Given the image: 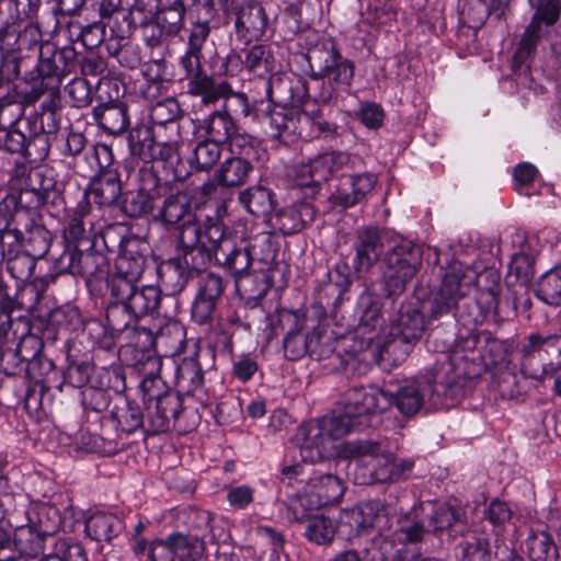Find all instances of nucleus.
Returning a JSON list of instances; mask_svg holds the SVG:
<instances>
[{"label": "nucleus", "mask_w": 561, "mask_h": 561, "mask_svg": "<svg viewBox=\"0 0 561 561\" xmlns=\"http://www.w3.org/2000/svg\"><path fill=\"white\" fill-rule=\"evenodd\" d=\"M356 314L357 334L369 344L376 345L380 359L388 357L394 364L408 357L426 327L419 302L403 304L398 318L389 325L382 327L381 306L369 290L358 297Z\"/></svg>", "instance_id": "1"}, {"label": "nucleus", "mask_w": 561, "mask_h": 561, "mask_svg": "<svg viewBox=\"0 0 561 561\" xmlns=\"http://www.w3.org/2000/svg\"><path fill=\"white\" fill-rule=\"evenodd\" d=\"M181 244L183 262L172 259L168 263L169 268L178 275L179 282L184 283L194 272L205 268L213 259H222L236 280L243 277L252 264L249 250L237 249L233 239L225 233L217 219L208 218L204 222L203 232L195 225H187L182 231Z\"/></svg>", "instance_id": "2"}, {"label": "nucleus", "mask_w": 561, "mask_h": 561, "mask_svg": "<svg viewBox=\"0 0 561 561\" xmlns=\"http://www.w3.org/2000/svg\"><path fill=\"white\" fill-rule=\"evenodd\" d=\"M363 428L362 423L337 402L331 413L299 426L297 446L300 457L310 463L322 460L332 455L335 440Z\"/></svg>", "instance_id": "3"}, {"label": "nucleus", "mask_w": 561, "mask_h": 561, "mask_svg": "<svg viewBox=\"0 0 561 561\" xmlns=\"http://www.w3.org/2000/svg\"><path fill=\"white\" fill-rule=\"evenodd\" d=\"M348 451L355 459L354 480L357 484L391 482L400 479L413 467L408 459H398L378 443L358 440L348 444Z\"/></svg>", "instance_id": "4"}, {"label": "nucleus", "mask_w": 561, "mask_h": 561, "mask_svg": "<svg viewBox=\"0 0 561 561\" xmlns=\"http://www.w3.org/2000/svg\"><path fill=\"white\" fill-rule=\"evenodd\" d=\"M290 319L291 327L283 341L284 353L288 359L297 360L307 354L324 358L334 351L331 337L324 336L321 328L310 324L304 314L293 312Z\"/></svg>", "instance_id": "5"}, {"label": "nucleus", "mask_w": 561, "mask_h": 561, "mask_svg": "<svg viewBox=\"0 0 561 561\" xmlns=\"http://www.w3.org/2000/svg\"><path fill=\"white\" fill-rule=\"evenodd\" d=\"M88 161L99 174L85 188L81 202L88 207L91 203L99 207L114 204L121 196L122 186L117 172L108 169L113 161L111 148L104 144L94 146Z\"/></svg>", "instance_id": "6"}, {"label": "nucleus", "mask_w": 561, "mask_h": 561, "mask_svg": "<svg viewBox=\"0 0 561 561\" xmlns=\"http://www.w3.org/2000/svg\"><path fill=\"white\" fill-rule=\"evenodd\" d=\"M386 291L389 297L400 295L415 276L422 264L421 249L408 240H401L385 257Z\"/></svg>", "instance_id": "7"}, {"label": "nucleus", "mask_w": 561, "mask_h": 561, "mask_svg": "<svg viewBox=\"0 0 561 561\" xmlns=\"http://www.w3.org/2000/svg\"><path fill=\"white\" fill-rule=\"evenodd\" d=\"M477 282L478 274L473 268L458 263L450 265L433 296L431 318L438 319L449 313L457 307L458 301L469 294Z\"/></svg>", "instance_id": "8"}, {"label": "nucleus", "mask_w": 561, "mask_h": 561, "mask_svg": "<svg viewBox=\"0 0 561 561\" xmlns=\"http://www.w3.org/2000/svg\"><path fill=\"white\" fill-rule=\"evenodd\" d=\"M443 394H446V387L437 382L435 371L426 370L401 387L393 396V403L402 414L413 415L421 410L425 402L433 408L440 405Z\"/></svg>", "instance_id": "9"}, {"label": "nucleus", "mask_w": 561, "mask_h": 561, "mask_svg": "<svg viewBox=\"0 0 561 561\" xmlns=\"http://www.w3.org/2000/svg\"><path fill=\"white\" fill-rule=\"evenodd\" d=\"M163 386L159 377L145 378L140 388L147 401L148 419L153 433L164 432L169 428L171 417H176L181 411L180 397L170 391L154 392L153 388L160 390Z\"/></svg>", "instance_id": "10"}, {"label": "nucleus", "mask_w": 561, "mask_h": 561, "mask_svg": "<svg viewBox=\"0 0 561 561\" xmlns=\"http://www.w3.org/2000/svg\"><path fill=\"white\" fill-rule=\"evenodd\" d=\"M351 162L352 158L347 152H323L310 159L307 163L294 165L288 174L297 186H308L328 181L348 168Z\"/></svg>", "instance_id": "11"}, {"label": "nucleus", "mask_w": 561, "mask_h": 561, "mask_svg": "<svg viewBox=\"0 0 561 561\" xmlns=\"http://www.w3.org/2000/svg\"><path fill=\"white\" fill-rule=\"evenodd\" d=\"M340 403L365 428L369 425L370 415L383 412L393 404V394L375 386L353 387L345 392Z\"/></svg>", "instance_id": "12"}, {"label": "nucleus", "mask_w": 561, "mask_h": 561, "mask_svg": "<svg viewBox=\"0 0 561 561\" xmlns=\"http://www.w3.org/2000/svg\"><path fill=\"white\" fill-rule=\"evenodd\" d=\"M204 543L197 538H190L173 533L165 539L151 541L150 561H202Z\"/></svg>", "instance_id": "13"}, {"label": "nucleus", "mask_w": 561, "mask_h": 561, "mask_svg": "<svg viewBox=\"0 0 561 561\" xmlns=\"http://www.w3.org/2000/svg\"><path fill=\"white\" fill-rule=\"evenodd\" d=\"M345 491L344 482L331 473L314 472L298 496L301 506L319 508L339 502Z\"/></svg>", "instance_id": "14"}, {"label": "nucleus", "mask_w": 561, "mask_h": 561, "mask_svg": "<svg viewBox=\"0 0 561 561\" xmlns=\"http://www.w3.org/2000/svg\"><path fill=\"white\" fill-rule=\"evenodd\" d=\"M98 380L81 392V402L84 410L102 412L111 402L110 390L119 393L125 390V379L116 368H101L96 370Z\"/></svg>", "instance_id": "15"}, {"label": "nucleus", "mask_w": 561, "mask_h": 561, "mask_svg": "<svg viewBox=\"0 0 561 561\" xmlns=\"http://www.w3.org/2000/svg\"><path fill=\"white\" fill-rule=\"evenodd\" d=\"M146 2H134L129 14L134 22L140 24L156 23L162 32L176 34L182 27L184 15L183 2H158L154 12L144 13Z\"/></svg>", "instance_id": "16"}, {"label": "nucleus", "mask_w": 561, "mask_h": 561, "mask_svg": "<svg viewBox=\"0 0 561 561\" xmlns=\"http://www.w3.org/2000/svg\"><path fill=\"white\" fill-rule=\"evenodd\" d=\"M301 117V113L295 108L267 104L261 117V124L270 137L290 141L301 134L299 128Z\"/></svg>", "instance_id": "17"}, {"label": "nucleus", "mask_w": 561, "mask_h": 561, "mask_svg": "<svg viewBox=\"0 0 561 561\" xmlns=\"http://www.w3.org/2000/svg\"><path fill=\"white\" fill-rule=\"evenodd\" d=\"M154 219L161 221L163 225H174L179 221L183 220V225L180 230L179 236V249H178V256L175 259H180L183 262V248L181 244V236L183 229L187 225H195L199 228V230L204 231V225L201 226L196 219L195 216L192 213V202L191 197L185 192H178L175 194H171L168 197H165L162 207L159 209V211L153 215Z\"/></svg>", "instance_id": "18"}, {"label": "nucleus", "mask_w": 561, "mask_h": 561, "mask_svg": "<svg viewBox=\"0 0 561 561\" xmlns=\"http://www.w3.org/2000/svg\"><path fill=\"white\" fill-rule=\"evenodd\" d=\"M377 183L375 174L363 172L343 176L331 194L333 205L343 209L354 207L365 201Z\"/></svg>", "instance_id": "19"}, {"label": "nucleus", "mask_w": 561, "mask_h": 561, "mask_svg": "<svg viewBox=\"0 0 561 561\" xmlns=\"http://www.w3.org/2000/svg\"><path fill=\"white\" fill-rule=\"evenodd\" d=\"M424 522H414L407 519L396 531V537L400 541L399 546H394L387 537L375 541L380 552L381 561H413L404 543H414L422 539L425 531Z\"/></svg>", "instance_id": "20"}, {"label": "nucleus", "mask_w": 561, "mask_h": 561, "mask_svg": "<svg viewBox=\"0 0 561 561\" xmlns=\"http://www.w3.org/2000/svg\"><path fill=\"white\" fill-rule=\"evenodd\" d=\"M341 522L350 526V536H359L370 528L381 530L387 524V515L380 502L368 501L344 511Z\"/></svg>", "instance_id": "21"}, {"label": "nucleus", "mask_w": 561, "mask_h": 561, "mask_svg": "<svg viewBox=\"0 0 561 561\" xmlns=\"http://www.w3.org/2000/svg\"><path fill=\"white\" fill-rule=\"evenodd\" d=\"M129 147L131 153L138 156L145 162L158 159L167 160L175 153L174 142L156 141L153 131L146 126L130 133Z\"/></svg>", "instance_id": "22"}, {"label": "nucleus", "mask_w": 561, "mask_h": 561, "mask_svg": "<svg viewBox=\"0 0 561 561\" xmlns=\"http://www.w3.org/2000/svg\"><path fill=\"white\" fill-rule=\"evenodd\" d=\"M559 2H539L531 23L523 35L520 49L525 50L529 55L534 50L537 41L545 34L543 26L548 27L554 24L559 19Z\"/></svg>", "instance_id": "23"}, {"label": "nucleus", "mask_w": 561, "mask_h": 561, "mask_svg": "<svg viewBox=\"0 0 561 561\" xmlns=\"http://www.w3.org/2000/svg\"><path fill=\"white\" fill-rule=\"evenodd\" d=\"M160 299L161 291L157 286L146 285L140 288L136 287L122 309L128 313V320L124 323V327L129 325L131 321L140 317L152 313L158 308Z\"/></svg>", "instance_id": "24"}, {"label": "nucleus", "mask_w": 561, "mask_h": 561, "mask_svg": "<svg viewBox=\"0 0 561 561\" xmlns=\"http://www.w3.org/2000/svg\"><path fill=\"white\" fill-rule=\"evenodd\" d=\"M382 252L381 233L377 228L368 227L358 231L355 268L367 271L378 261Z\"/></svg>", "instance_id": "25"}, {"label": "nucleus", "mask_w": 561, "mask_h": 561, "mask_svg": "<svg viewBox=\"0 0 561 561\" xmlns=\"http://www.w3.org/2000/svg\"><path fill=\"white\" fill-rule=\"evenodd\" d=\"M187 92L191 95L201 96L203 104L209 105L219 99H228L232 93V88L227 81L216 82L206 73H197L190 78Z\"/></svg>", "instance_id": "26"}, {"label": "nucleus", "mask_w": 561, "mask_h": 561, "mask_svg": "<svg viewBox=\"0 0 561 561\" xmlns=\"http://www.w3.org/2000/svg\"><path fill=\"white\" fill-rule=\"evenodd\" d=\"M12 234L15 241L23 244L26 254L33 259H42L48 251L51 244L50 232L42 225H32L26 229V237L18 229H8L2 232V237Z\"/></svg>", "instance_id": "27"}, {"label": "nucleus", "mask_w": 561, "mask_h": 561, "mask_svg": "<svg viewBox=\"0 0 561 561\" xmlns=\"http://www.w3.org/2000/svg\"><path fill=\"white\" fill-rule=\"evenodd\" d=\"M355 66L342 55L323 59L321 75L328 80L333 90H347L352 84Z\"/></svg>", "instance_id": "28"}, {"label": "nucleus", "mask_w": 561, "mask_h": 561, "mask_svg": "<svg viewBox=\"0 0 561 561\" xmlns=\"http://www.w3.org/2000/svg\"><path fill=\"white\" fill-rule=\"evenodd\" d=\"M122 527V520L115 514L96 511L87 518L84 530L95 541H110L118 535Z\"/></svg>", "instance_id": "29"}, {"label": "nucleus", "mask_w": 561, "mask_h": 561, "mask_svg": "<svg viewBox=\"0 0 561 561\" xmlns=\"http://www.w3.org/2000/svg\"><path fill=\"white\" fill-rule=\"evenodd\" d=\"M314 209L308 202H297L277 214L279 230L284 234H291L300 231L314 218Z\"/></svg>", "instance_id": "30"}, {"label": "nucleus", "mask_w": 561, "mask_h": 561, "mask_svg": "<svg viewBox=\"0 0 561 561\" xmlns=\"http://www.w3.org/2000/svg\"><path fill=\"white\" fill-rule=\"evenodd\" d=\"M202 127L207 134L208 139L221 145L232 139L237 131L236 124L227 110V104H224L220 111L209 114L204 119Z\"/></svg>", "instance_id": "31"}, {"label": "nucleus", "mask_w": 561, "mask_h": 561, "mask_svg": "<svg viewBox=\"0 0 561 561\" xmlns=\"http://www.w3.org/2000/svg\"><path fill=\"white\" fill-rule=\"evenodd\" d=\"M175 381L180 391L194 394L203 387L204 373L196 357L184 358L175 370Z\"/></svg>", "instance_id": "32"}, {"label": "nucleus", "mask_w": 561, "mask_h": 561, "mask_svg": "<svg viewBox=\"0 0 561 561\" xmlns=\"http://www.w3.org/2000/svg\"><path fill=\"white\" fill-rule=\"evenodd\" d=\"M239 201L248 213L257 217L268 215L274 208L272 192L261 185L242 191Z\"/></svg>", "instance_id": "33"}, {"label": "nucleus", "mask_w": 561, "mask_h": 561, "mask_svg": "<svg viewBox=\"0 0 561 561\" xmlns=\"http://www.w3.org/2000/svg\"><path fill=\"white\" fill-rule=\"evenodd\" d=\"M305 536L307 539L317 545H325L331 542L336 533V523L323 515L316 514L307 517Z\"/></svg>", "instance_id": "34"}, {"label": "nucleus", "mask_w": 561, "mask_h": 561, "mask_svg": "<svg viewBox=\"0 0 561 561\" xmlns=\"http://www.w3.org/2000/svg\"><path fill=\"white\" fill-rule=\"evenodd\" d=\"M525 546L533 561H554L558 557L556 545L546 531H531Z\"/></svg>", "instance_id": "35"}, {"label": "nucleus", "mask_w": 561, "mask_h": 561, "mask_svg": "<svg viewBox=\"0 0 561 561\" xmlns=\"http://www.w3.org/2000/svg\"><path fill=\"white\" fill-rule=\"evenodd\" d=\"M536 294L548 305H561V262L541 276Z\"/></svg>", "instance_id": "36"}, {"label": "nucleus", "mask_w": 561, "mask_h": 561, "mask_svg": "<svg viewBox=\"0 0 561 561\" xmlns=\"http://www.w3.org/2000/svg\"><path fill=\"white\" fill-rule=\"evenodd\" d=\"M220 154L221 144L206 138L196 144L188 162L195 170H208L218 162Z\"/></svg>", "instance_id": "37"}, {"label": "nucleus", "mask_w": 561, "mask_h": 561, "mask_svg": "<svg viewBox=\"0 0 561 561\" xmlns=\"http://www.w3.org/2000/svg\"><path fill=\"white\" fill-rule=\"evenodd\" d=\"M535 245H537L536 238L527 237L520 249L512 255L508 266L511 273L525 278L531 274V267L538 254Z\"/></svg>", "instance_id": "38"}, {"label": "nucleus", "mask_w": 561, "mask_h": 561, "mask_svg": "<svg viewBox=\"0 0 561 561\" xmlns=\"http://www.w3.org/2000/svg\"><path fill=\"white\" fill-rule=\"evenodd\" d=\"M112 416L116 421L117 427L127 434L136 432L144 424V416L138 405L131 404L127 400H122L112 411Z\"/></svg>", "instance_id": "39"}, {"label": "nucleus", "mask_w": 561, "mask_h": 561, "mask_svg": "<svg viewBox=\"0 0 561 561\" xmlns=\"http://www.w3.org/2000/svg\"><path fill=\"white\" fill-rule=\"evenodd\" d=\"M251 170L252 165L247 160L230 158L222 163L216 179L221 185L236 186L244 182Z\"/></svg>", "instance_id": "40"}, {"label": "nucleus", "mask_w": 561, "mask_h": 561, "mask_svg": "<svg viewBox=\"0 0 561 561\" xmlns=\"http://www.w3.org/2000/svg\"><path fill=\"white\" fill-rule=\"evenodd\" d=\"M48 323L57 332L76 331L81 325V314L79 309L73 306H62L49 313Z\"/></svg>", "instance_id": "41"}, {"label": "nucleus", "mask_w": 561, "mask_h": 561, "mask_svg": "<svg viewBox=\"0 0 561 561\" xmlns=\"http://www.w3.org/2000/svg\"><path fill=\"white\" fill-rule=\"evenodd\" d=\"M423 511H431L427 527L433 533L450 527L455 522L460 518V512L455 510L448 504L435 505L427 503Z\"/></svg>", "instance_id": "42"}, {"label": "nucleus", "mask_w": 561, "mask_h": 561, "mask_svg": "<svg viewBox=\"0 0 561 561\" xmlns=\"http://www.w3.org/2000/svg\"><path fill=\"white\" fill-rule=\"evenodd\" d=\"M136 279H129L126 277L118 276L116 274H112L108 277L107 284L111 290V296L115 301V305L112 306L110 309L111 314L118 311L119 309H123V307L125 306V304L128 301L131 294L136 289Z\"/></svg>", "instance_id": "43"}, {"label": "nucleus", "mask_w": 561, "mask_h": 561, "mask_svg": "<svg viewBox=\"0 0 561 561\" xmlns=\"http://www.w3.org/2000/svg\"><path fill=\"white\" fill-rule=\"evenodd\" d=\"M271 58V53L263 45H254L248 50L244 65L259 77H265L274 69Z\"/></svg>", "instance_id": "44"}, {"label": "nucleus", "mask_w": 561, "mask_h": 561, "mask_svg": "<svg viewBox=\"0 0 561 561\" xmlns=\"http://www.w3.org/2000/svg\"><path fill=\"white\" fill-rule=\"evenodd\" d=\"M549 335H541L538 333L529 334L525 342L519 347L520 354V369L522 373L527 375V363L536 355L542 352L548 353Z\"/></svg>", "instance_id": "45"}, {"label": "nucleus", "mask_w": 561, "mask_h": 561, "mask_svg": "<svg viewBox=\"0 0 561 561\" xmlns=\"http://www.w3.org/2000/svg\"><path fill=\"white\" fill-rule=\"evenodd\" d=\"M90 211V207L79 202L73 214L68 218L64 227V238L69 243L82 240L85 233L83 218Z\"/></svg>", "instance_id": "46"}, {"label": "nucleus", "mask_w": 561, "mask_h": 561, "mask_svg": "<svg viewBox=\"0 0 561 561\" xmlns=\"http://www.w3.org/2000/svg\"><path fill=\"white\" fill-rule=\"evenodd\" d=\"M123 209L130 217H140L153 210V199L144 191L131 192L126 195Z\"/></svg>", "instance_id": "47"}, {"label": "nucleus", "mask_w": 561, "mask_h": 561, "mask_svg": "<svg viewBox=\"0 0 561 561\" xmlns=\"http://www.w3.org/2000/svg\"><path fill=\"white\" fill-rule=\"evenodd\" d=\"M101 126L112 134L124 131L128 127V118L123 107L117 105L105 106L100 116Z\"/></svg>", "instance_id": "48"}, {"label": "nucleus", "mask_w": 561, "mask_h": 561, "mask_svg": "<svg viewBox=\"0 0 561 561\" xmlns=\"http://www.w3.org/2000/svg\"><path fill=\"white\" fill-rule=\"evenodd\" d=\"M355 115L366 128L378 129L383 125L385 111L376 102H362Z\"/></svg>", "instance_id": "49"}, {"label": "nucleus", "mask_w": 561, "mask_h": 561, "mask_svg": "<svg viewBox=\"0 0 561 561\" xmlns=\"http://www.w3.org/2000/svg\"><path fill=\"white\" fill-rule=\"evenodd\" d=\"M180 107L175 100L167 99L158 102L150 110V118L154 125L163 126L165 124H175Z\"/></svg>", "instance_id": "50"}, {"label": "nucleus", "mask_w": 561, "mask_h": 561, "mask_svg": "<svg viewBox=\"0 0 561 561\" xmlns=\"http://www.w3.org/2000/svg\"><path fill=\"white\" fill-rule=\"evenodd\" d=\"M142 268L144 259L141 256H131L123 253L115 261V272L113 274L138 280L142 274Z\"/></svg>", "instance_id": "51"}, {"label": "nucleus", "mask_w": 561, "mask_h": 561, "mask_svg": "<svg viewBox=\"0 0 561 561\" xmlns=\"http://www.w3.org/2000/svg\"><path fill=\"white\" fill-rule=\"evenodd\" d=\"M35 259L26 253L16 254L14 257L9 259L7 270L12 277L20 280H27L34 274Z\"/></svg>", "instance_id": "52"}, {"label": "nucleus", "mask_w": 561, "mask_h": 561, "mask_svg": "<svg viewBox=\"0 0 561 561\" xmlns=\"http://www.w3.org/2000/svg\"><path fill=\"white\" fill-rule=\"evenodd\" d=\"M65 90L78 107L87 106L92 101L91 85L84 78L72 79L66 85Z\"/></svg>", "instance_id": "53"}, {"label": "nucleus", "mask_w": 561, "mask_h": 561, "mask_svg": "<svg viewBox=\"0 0 561 561\" xmlns=\"http://www.w3.org/2000/svg\"><path fill=\"white\" fill-rule=\"evenodd\" d=\"M53 551L61 561H88L83 547L68 539L57 540Z\"/></svg>", "instance_id": "54"}, {"label": "nucleus", "mask_w": 561, "mask_h": 561, "mask_svg": "<svg viewBox=\"0 0 561 561\" xmlns=\"http://www.w3.org/2000/svg\"><path fill=\"white\" fill-rule=\"evenodd\" d=\"M92 367L88 363L70 364L64 375V383L73 388H82L91 378Z\"/></svg>", "instance_id": "55"}, {"label": "nucleus", "mask_w": 561, "mask_h": 561, "mask_svg": "<svg viewBox=\"0 0 561 561\" xmlns=\"http://www.w3.org/2000/svg\"><path fill=\"white\" fill-rule=\"evenodd\" d=\"M508 2H466L460 11L461 15L463 16L466 11H478L479 16L473 21V27L481 26L488 15L492 13V11H501V13L504 12L506 5Z\"/></svg>", "instance_id": "56"}, {"label": "nucleus", "mask_w": 561, "mask_h": 561, "mask_svg": "<svg viewBox=\"0 0 561 561\" xmlns=\"http://www.w3.org/2000/svg\"><path fill=\"white\" fill-rule=\"evenodd\" d=\"M253 489L248 484L230 486L227 489V501L234 510H243L252 503Z\"/></svg>", "instance_id": "57"}, {"label": "nucleus", "mask_w": 561, "mask_h": 561, "mask_svg": "<svg viewBox=\"0 0 561 561\" xmlns=\"http://www.w3.org/2000/svg\"><path fill=\"white\" fill-rule=\"evenodd\" d=\"M461 561H490L488 541L482 538L468 541L462 548Z\"/></svg>", "instance_id": "58"}, {"label": "nucleus", "mask_w": 561, "mask_h": 561, "mask_svg": "<svg viewBox=\"0 0 561 561\" xmlns=\"http://www.w3.org/2000/svg\"><path fill=\"white\" fill-rule=\"evenodd\" d=\"M4 147L12 153H20L24 157L31 156L27 150L26 136L15 127H11L5 135Z\"/></svg>", "instance_id": "59"}, {"label": "nucleus", "mask_w": 561, "mask_h": 561, "mask_svg": "<svg viewBox=\"0 0 561 561\" xmlns=\"http://www.w3.org/2000/svg\"><path fill=\"white\" fill-rule=\"evenodd\" d=\"M257 363L250 355H241L234 360L232 371L240 381H249L257 371Z\"/></svg>", "instance_id": "60"}, {"label": "nucleus", "mask_w": 561, "mask_h": 561, "mask_svg": "<svg viewBox=\"0 0 561 561\" xmlns=\"http://www.w3.org/2000/svg\"><path fill=\"white\" fill-rule=\"evenodd\" d=\"M221 293V278L214 273H208L203 277L197 295L207 299L217 300Z\"/></svg>", "instance_id": "61"}, {"label": "nucleus", "mask_w": 561, "mask_h": 561, "mask_svg": "<svg viewBox=\"0 0 561 561\" xmlns=\"http://www.w3.org/2000/svg\"><path fill=\"white\" fill-rule=\"evenodd\" d=\"M216 301L197 295L192 307L193 319L199 324L205 323L215 310Z\"/></svg>", "instance_id": "62"}, {"label": "nucleus", "mask_w": 561, "mask_h": 561, "mask_svg": "<svg viewBox=\"0 0 561 561\" xmlns=\"http://www.w3.org/2000/svg\"><path fill=\"white\" fill-rule=\"evenodd\" d=\"M537 174V169L534 164L528 162L518 163L514 168V180L516 190L522 193V190L530 184Z\"/></svg>", "instance_id": "63"}, {"label": "nucleus", "mask_w": 561, "mask_h": 561, "mask_svg": "<svg viewBox=\"0 0 561 561\" xmlns=\"http://www.w3.org/2000/svg\"><path fill=\"white\" fill-rule=\"evenodd\" d=\"M512 516L508 505L500 500H493L488 508V518L493 525H502Z\"/></svg>", "instance_id": "64"}]
</instances>
